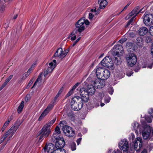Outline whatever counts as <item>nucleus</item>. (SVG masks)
Here are the masks:
<instances>
[{
    "label": "nucleus",
    "instance_id": "obj_25",
    "mask_svg": "<svg viewBox=\"0 0 153 153\" xmlns=\"http://www.w3.org/2000/svg\"><path fill=\"white\" fill-rule=\"evenodd\" d=\"M78 32V31L75 30H74L71 32L70 35V37H71V39L72 40H74L76 38V34Z\"/></svg>",
    "mask_w": 153,
    "mask_h": 153
},
{
    "label": "nucleus",
    "instance_id": "obj_6",
    "mask_svg": "<svg viewBox=\"0 0 153 153\" xmlns=\"http://www.w3.org/2000/svg\"><path fill=\"white\" fill-rule=\"evenodd\" d=\"M143 128L142 131V135L143 138L145 140H149L152 141L153 139L150 137L151 127L148 125H146L143 127Z\"/></svg>",
    "mask_w": 153,
    "mask_h": 153
},
{
    "label": "nucleus",
    "instance_id": "obj_60",
    "mask_svg": "<svg viewBox=\"0 0 153 153\" xmlns=\"http://www.w3.org/2000/svg\"><path fill=\"white\" fill-rule=\"evenodd\" d=\"M33 70H32V69L31 68H30L27 71L28 73H29L30 74V73L32 72V71H33Z\"/></svg>",
    "mask_w": 153,
    "mask_h": 153
},
{
    "label": "nucleus",
    "instance_id": "obj_56",
    "mask_svg": "<svg viewBox=\"0 0 153 153\" xmlns=\"http://www.w3.org/2000/svg\"><path fill=\"white\" fill-rule=\"evenodd\" d=\"M133 72L132 71H131L130 72H127L126 73V75L128 76H130L133 74Z\"/></svg>",
    "mask_w": 153,
    "mask_h": 153
},
{
    "label": "nucleus",
    "instance_id": "obj_21",
    "mask_svg": "<svg viewBox=\"0 0 153 153\" xmlns=\"http://www.w3.org/2000/svg\"><path fill=\"white\" fill-rule=\"evenodd\" d=\"M87 90L88 94L91 95L93 94L95 91V89L94 86L92 85H88Z\"/></svg>",
    "mask_w": 153,
    "mask_h": 153
},
{
    "label": "nucleus",
    "instance_id": "obj_3",
    "mask_svg": "<svg viewBox=\"0 0 153 153\" xmlns=\"http://www.w3.org/2000/svg\"><path fill=\"white\" fill-rule=\"evenodd\" d=\"M96 75L98 78H101L102 79H108L110 75V72L108 69L101 68H98L96 71Z\"/></svg>",
    "mask_w": 153,
    "mask_h": 153
},
{
    "label": "nucleus",
    "instance_id": "obj_33",
    "mask_svg": "<svg viewBox=\"0 0 153 153\" xmlns=\"http://www.w3.org/2000/svg\"><path fill=\"white\" fill-rule=\"evenodd\" d=\"M7 10L6 6L5 5H1L0 6V12L4 13L6 12Z\"/></svg>",
    "mask_w": 153,
    "mask_h": 153
},
{
    "label": "nucleus",
    "instance_id": "obj_32",
    "mask_svg": "<svg viewBox=\"0 0 153 153\" xmlns=\"http://www.w3.org/2000/svg\"><path fill=\"white\" fill-rule=\"evenodd\" d=\"M48 113L49 112L47 111L45 109L39 117L38 119L40 121L42 120L43 117H45L48 114Z\"/></svg>",
    "mask_w": 153,
    "mask_h": 153
},
{
    "label": "nucleus",
    "instance_id": "obj_15",
    "mask_svg": "<svg viewBox=\"0 0 153 153\" xmlns=\"http://www.w3.org/2000/svg\"><path fill=\"white\" fill-rule=\"evenodd\" d=\"M51 132L50 128L49 126L47 125H45L41 130L39 131V134H42L45 137H48Z\"/></svg>",
    "mask_w": 153,
    "mask_h": 153
},
{
    "label": "nucleus",
    "instance_id": "obj_53",
    "mask_svg": "<svg viewBox=\"0 0 153 153\" xmlns=\"http://www.w3.org/2000/svg\"><path fill=\"white\" fill-rule=\"evenodd\" d=\"M127 40V39L126 38L122 39L119 40L121 44L125 42Z\"/></svg>",
    "mask_w": 153,
    "mask_h": 153
},
{
    "label": "nucleus",
    "instance_id": "obj_31",
    "mask_svg": "<svg viewBox=\"0 0 153 153\" xmlns=\"http://www.w3.org/2000/svg\"><path fill=\"white\" fill-rule=\"evenodd\" d=\"M24 102L22 101L19 105L17 109V111L19 113H20L22 111L24 106Z\"/></svg>",
    "mask_w": 153,
    "mask_h": 153
},
{
    "label": "nucleus",
    "instance_id": "obj_46",
    "mask_svg": "<svg viewBox=\"0 0 153 153\" xmlns=\"http://www.w3.org/2000/svg\"><path fill=\"white\" fill-rule=\"evenodd\" d=\"M133 18H131L128 22V23L126 25V27H128L129 25H130V24H131V23L133 22Z\"/></svg>",
    "mask_w": 153,
    "mask_h": 153
},
{
    "label": "nucleus",
    "instance_id": "obj_36",
    "mask_svg": "<svg viewBox=\"0 0 153 153\" xmlns=\"http://www.w3.org/2000/svg\"><path fill=\"white\" fill-rule=\"evenodd\" d=\"M70 146L72 151L75 150L76 149V146L75 143L72 142L70 145Z\"/></svg>",
    "mask_w": 153,
    "mask_h": 153
},
{
    "label": "nucleus",
    "instance_id": "obj_24",
    "mask_svg": "<svg viewBox=\"0 0 153 153\" xmlns=\"http://www.w3.org/2000/svg\"><path fill=\"white\" fill-rule=\"evenodd\" d=\"M138 13L139 12H138L137 11V9H136L134 8L128 14L127 16H128V17H130L132 16H133L131 18H133V20L134 19Z\"/></svg>",
    "mask_w": 153,
    "mask_h": 153
},
{
    "label": "nucleus",
    "instance_id": "obj_34",
    "mask_svg": "<svg viewBox=\"0 0 153 153\" xmlns=\"http://www.w3.org/2000/svg\"><path fill=\"white\" fill-rule=\"evenodd\" d=\"M54 105V104H53L51 103L45 109L48 112H49L52 109Z\"/></svg>",
    "mask_w": 153,
    "mask_h": 153
},
{
    "label": "nucleus",
    "instance_id": "obj_50",
    "mask_svg": "<svg viewBox=\"0 0 153 153\" xmlns=\"http://www.w3.org/2000/svg\"><path fill=\"white\" fill-rule=\"evenodd\" d=\"M11 120V119H10V120H8L6 121L4 125V127H6L8 126V125L9 124Z\"/></svg>",
    "mask_w": 153,
    "mask_h": 153
},
{
    "label": "nucleus",
    "instance_id": "obj_44",
    "mask_svg": "<svg viewBox=\"0 0 153 153\" xmlns=\"http://www.w3.org/2000/svg\"><path fill=\"white\" fill-rule=\"evenodd\" d=\"M111 100V98L109 96L106 97L105 99V102L106 103L109 102Z\"/></svg>",
    "mask_w": 153,
    "mask_h": 153
},
{
    "label": "nucleus",
    "instance_id": "obj_11",
    "mask_svg": "<svg viewBox=\"0 0 153 153\" xmlns=\"http://www.w3.org/2000/svg\"><path fill=\"white\" fill-rule=\"evenodd\" d=\"M126 60L128 65L131 67L133 66L136 63L137 56L134 54L131 53L127 58Z\"/></svg>",
    "mask_w": 153,
    "mask_h": 153
},
{
    "label": "nucleus",
    "instance_id": "obj_9",
    "mask_svg": "<svg viewBox=\"0 0 153 153\" xmlns=\"http://www.w3.org/2000/svg\"><path fill=\"white\" fill-rule=\"evenodd\" d=\"M62 130L66 135L68 137H71L74 136L75 131L71 127L66 125L63 126Z\"/></svg>",
    "mask_w": 153,
    "mask_h": 153
},
{
    "label": "nucleus",
    "instance_id": "obj_64",
    "mask_svg": "<svg viewBox=\"0 0 153 153\" xmlns=\"http://www.w3.org/2000/svg\"><path fill=\"white\" fill-rule=\"evenodd\" d=\"M141 153H147V151L146 150H144Z\"/></svg>",
    "mask_w": 153,
    "mask_h": 153
},
{
    "label": "nucleus",
    "instance_id": "obj_38",
    "mask_svg": "<svg viewBox=\"0 0 153 153\" xmlns=\"http://www.w3.org/2000/svg\"><path fill=\"white\" fill-rule=\"evenodd\" d=\"M115 63L117 65H119L121 63L120 58L118 57H115L114 60Z\"/></svg>",
    "mask_w": 153,
    "mask_h": 153
},
{
    "label": "nucleus",
    "instance_id": "obj_26",
    "mask_svg": "<svg viewBox=\"0 0 153 153\" xmlns=\"http://www.w3.org/2000/svg\"><path fill=\"white\" fill-rule=\"evenodd\" d=\"M41 77L42 74L39 75L38 76V78L34 84L33 86L32 87V88L34 87L36 85H37V84H38V85H39L40 84L41 82Z\"/></svg>",
    "mask_w": 153,
    "mask_h": 153
},
{
    "label": "nucleus",
    "instance_id": "obj_43",
    "mask_svg": "<svg viewBox=\"0 0 153 153\" xmlns=\"http://www.w3.org/2000/svg\"><path fill=\"white\" fill-rule=\"evenodd\" d=\"M151 118L152 117H151L150 116V117H146V116L145 117V118L146 121L149 123H151L152 122V120L151 119Z\"/></svg>",
    "mask_w": 153,
    "mask_h": 153
},
{
    "label": "nucleus",
    "instance_id": "obj_41",
    "mask_svg": "<svg viewBox=\"0 0 153 153\" xmlns=\"http://www.w3.org/2000/svg\"><path fill=\"white\" fill-rule=\"evenodd\" d=\"M56 152L59 153H66L65 151L62 148L59 149H56Z\"/></svg>",
    "mask_w": 153,
    "mask_h": 153
},
{
    "label": "nucleus",
    "instance_id": "obj_7",
    "mask_svg": "<svg viewBox=\"0 0 153 153\" xmlns=\"http://www.w3.org/2000/svg\"><path fill=\"white\" fill-rule=\"evenodd\" d=\"M68 52V51L66 50L63 51L62 48H59L56 51L54 57L59 59L62 60L67 55Z\"/></svg>",
    "mask_w": 153,
    "mask_h": 153
},
{
    "label": "nucleus",
    "instance_id": "obj_13",
    "mask_svg": "<svg viewBox=\"0 0 153 153\" xmlns=\"http://www.w3.org/2000/svg\"><path fill=\"white\" fill-rule=\"evenodd\" d=\"M119 147L121 150L127 151L128 149V144L126 139H124L121 140L119 144Z\"/></svg>",
    "mask_w": 153,
    "mask_h": 153
},
{
    "label": "nucleus",
    "instance_id": "obj_45",
    "mask_svg": "<svg viewBox=\"0 0 153 153\" xmlns=\"http://www.w3.org/2000/svg\"><path fill=\"white\" fill-rule=\"evenodd\" d=\"M149 32L151 35L153 36V26L150 27L149 30Z\"/></svg>",
    "mask_w": 153,
    "mask_h": 153
},
{
    "label": "nucleus",
    "instance_id": "obj_52",
    "mask_svg": "<svg viewBox=\"0 0 153 153\" xmlns=\"http://www.w3.org/2000/svg\"><path fill=\"white\" fill-rule=\"evenodd\" d=\"M81 38L80 37H79V38H78V39H77L74 42V43H73V45H72V46H74L76 44V43L78 42H79V41L80 40V39Z\"/></svg>",
    "mask_w": 153,
    "mask_h": 153
},
{
    "label": "nucleus",
    "instance_id": "obj_37",
    "mask_svg": "<svg viewBox=\"0 0 153 153\" xmlns=\"http://www.w3.org/2000/svg\"><path fill=\"white\" fill-rule=\"evenodd\" d=\"M97 99H96L94 100V105L95 107H97L99 106V103L100 102H101V100H97Z\"/></svg>",
    "mask_w": 153,
    "mask_h": 153
},
{
    "label": "nucleus",
    "instance_id": "obj_61",
    "mask_svg": "<svg viewBox=\"0 0 153 153\" xmlns=\"http://www.w3.org/2000/svg\"><path fill=\"white\" fill-rule=\"evenodd\" d=\"M52 62H52L53 63V64L54 65H55V67L56 66V61L55 60H53Z\"/></svg>",
    "mask_w": 153,
    "mask_h": 153
},
{
    "label": "nucleus",
    "instance_id": "obj_4",
    "mask_svg": "<svg viewBox=\"0 0 153 153\" xmlns=\"http://www.w3.org/2000/svg\"><path fill=\"white\" fill-rule=\"evenodd\" d=\"M56 134H54L51 137L52 141L55 143L56 148L59 149L63 148L65 145V143L63 138L58 136Z\"/></svg>",
    "mask_w": 153,
    "mask_h": 153
},
{
    "label": "nucleus",
    "instance_id": "obj_57",
    "mask_svg": "<svg viewBox=\"0 0 153 153\" xmlns=\"http://www.w3.org/2000/svg\"><path fill=\"white\" fill-rule=\"evenodd\" d=\"M36 65V62H35L33 63L31 66V67H30V68H31L32 69V70H33L35 66Z\"/></svg>",
    "mask_w": 153,
    "mask_h": 153
},
{
    "label": "nucleus",
    "instance_id": "obj_23",
    "mask_svg": "<svg viewBox=\"0 0 153 153\" xmlns=\"http://www.w3.org/2000/svg\"><path fill=\"white\" fill-rule=\"evenodd\" d=\"M13 75H11L8 76V77L5 80V82L2 85L0 88V90H1L8 83L9 81L12 79L13 77Z\"/></svg>",
    "mask_w": 153,
    "mask_h": 153
},
{
    "label": "nucleus",
    "instance_id": "obj_19",
    "mask_svg": "<svg viewBox=\"0 0 153 153\" xmlns=\"http://www.w3.org/2000/svg\"><path fill=\"white\" fill-rule=\"evenodd\" d=\"M44 149L45 152H47L48 153H52L54 151V150H56L53 144L52 143H49L45 146Z\"/></svg>",
    "mask_w": 153,
    "mask_h": 153
},
{
    "label": "nucleus",
    "instance_id": "obj_17",
    "mask_svg": "<svg viewBox=\"0 0 153 153\" xmlns=\"http://www.w3.org/2000/svg\"><path fill=\"white\" fill-rule=\"evenodd\" d=\"M131 129L134 131L137 134H138V132H141V129L140 126L136 122H134L131 125Z\"/></svg>",
    "mask_w": 153,
    "mask_h": 153
},
{
    "label": "nucleus",
    "instance_id": "obj_48",
    "mask_svg": "<svg viewBox=\"0 0 153 153\" xmlns=\"http://www.w3.org/2000/svg\"><path fill=\"white\" fill-rule=\"evenodd\" d=\"M91 12L92 13L94 14L95 15L97 14V10L96 8L95 9H92L91 10Z\"/></svg>",
    "mask_w": 153,
    "mask_h": 153
},
{
    "label": "nucleus",
    "instance_id": "obj_20",
    "mask_svg": "<svg viewBox=\"0 0 153 153\" xmlns=\"http://www.w3.org/2000/svg\"><path fill=\"white\" fill-rule=\"evenodd\" d=\"M148 32V29L146 27H141L137 31L138 33L141 36L145 35Z\"/></svg>",
    "mask_w": 153,
    "mask_h": 153
},
{
    "label": "nucleus",
    "instance_id": "obj_10",
    "mask_svg": "<svg viewBox=\"0 0 153 153\" xmlns=\"http://www.w3.org/2000/svg\"><path fill=\"white\" fill-rule=\"evenodd\" d=\"M123 48L121 45H116L114 46L112 51V53L114 55L117 56L118 57H119L121 54L123 53Z\"/></svg>",
    "mask_w": 153,
    "mask_h": 153
},
{
    "label": "nucleus",
    "instance_id": "obj_14",
    "mask_svg": "<svg viewBox=\"0 0 153 153\" xmlns=\"http://www.w3.org/2000/svg\"><path fill=\"white\" fill-rule=\"evenodd\" d=\"M105 85V81L101 78L96 79L94 82V87L100 89L103 88Z\"/></svg>",
    "mask_w": 153,
    "mask_h": 153
},
{
    "label": "nucleus",
    "instance_id": "obj_47",
    "mask_svg": "<svg viewBox=\"0 0 153 153\" xmlns=\"http://www.w3.org/2000/svg\"><path fill=\"white\" fill-rule=\"evenodd\" d=\"M149 114H150L151 117L153 118V109L152 108L151 109L148 111Z\"/></svg>",
    "mask_w": 153,
    "mask_h": 153
},
{
    "label": "nucleus",
    "instance_id": "obj_16",
    "mask_svg": "<svg viewBox=\"0 0 153 153\" xmlns=\"http://www.w3.org/2000/svg\"><path fill=\"white\" fill-rule=\"evenodd\" d=\"M138 144L139 146V149L138 150H137V152H139L140 149L142 146V140L141 138L140 137H137L135 139V142L134 143V149L136 150L138 146Z\"/></svg>",
    "mask_w": 153,
    "mask_h": 153
},
{
    "label": "nucleus",
    "instance_id": "obj_30",
    "mask_svg": "<svg viewBox=\"0 0 153 153\" xmlns=\"http://www.w3.org/2000/svg\"><path fill=\"white\" fill-rule=\"evenodd\" d=\"M80 94L81 97L85 95L88 94L87 90L84 88H82L80 90Z\"/></svg>",
    "mask_w": 153,
    "mask_h": 153
},
{
    "label": "nucleus",
    "instance_id": "obj_63",
    "mask_svg": "<svg viewBox=\"0 0 153 153\" xmlns=\"http://www.w3.org/2000/svg\"><path fill=\"white\" fill-rule=\"evenodd\" d=\"M32 81H30L29 82V83L28 84L27 86H30V85L31 84H32Z\"/></svg>",
    "mask_w": 153,
    "mask_h": 153
},
{
    "label": "nucleus",
    "instance_id": "obj_1",
    "mask_svg": "<svg viewBox=\"0 0 153 153\" xmlns=\"http://www.w3.org/2000/svg\"><path fill=\"white\" fill-rule=\"evenodd\" d=\"M89 23V22L87 19H86L85 17H82L76 23V29L74 30L81 33L85 30V25H88Z\"/></svg>",
    "mask_w": 153,
    "mask_h": 153
},
{
    "label": "nucleus",
    "instance_id": "obj_12",
    "mask_svg": "<svg viewBox=\"0 0 153 153\" xmlns=\"http://www.w3.org/2000/svg\"><path fill=\"white\" fill-rule=\"evenodd\" d=\"M153 15L150 14H147L145 16L143 21L146 26H149L153 25Z\"/></svg>",
    "mask_w": 153,
    "mask_h": 153
},
{
    "label": "nucleus",
    "instance_id": "obj_58",
    "mask_svg": "<svg viewBox=\"0 0 153 153\" xmlns=\"http://www.w3.org/2000/svg\"><path fill=\"white\" fill-rule=\"evenodd\" d=\"M131 4V3H128L127 4V5L124 7V9H123V10L122 11H123L124 10H126L127 8V7L129 6V5L130 4Z\"/></svg>",
    "mask_w": 153,
    "mask_h": 153
},
{
    "label": "nucleus",
    "instance_id": "obj_28",
    "mask_svg": "<svg viewBox=\"0 0 153 153\" xmlns=\"http://www.w3.org/2000/svg\"><path fill=\"white\" fill-rule=\"evenodd\" d=\"M136 43L138 45L141 47L143 45V40L140 37L138 38L136 40Z\"/></svg>",
    "mask_w": 153,
    "mask_h": 153
},
{
    "label": "nucleus",
    "instance_id": "obj_39",
    "mask_svg": "<svg viewBox=\"0 0 153 153\" xmlns=\"http://www.w3.org/2000/svg\"><path fill=\"white\" fill-rule=\"evenodd\" d=\"M55 132L53 134L52 136H53L54 134H56V135L58 136H59L58 135L60 133V130L58 126H57L55 129Z\"/></svg>",
    "mask_w": 153,
    "mask_h": 153
},
{
    "label": "nucleus",
    "instance_id": "obj_18",
    "mask_svg": "<svg viewBox=\"0 0 153 153\" xmlns=\"http://www.w3.org/2000/svg\"><path fill=\"white\" fill-rule=\"evenodd\" d=\"M54 68L55 65L52 62H50L49 64V66L44 72V76L45 77L47 76L48 74L51 72Z\"/></svg>",
    "mask_w": 153,
    "mask_h": 153
},
{
    "label": "nucleus",
    "instance_id": "obj_29",
    "mask_svg": "<svg viewBox=\"0 0 153 153\" xmlns=\"http://www.w3.org/2000/svg\"><path fill=\"white\" fill-rule=\"evenodd\" d=\"M81 100H82V101H84V102H87L89 99V95L88 94L82 96V97H80Z\"/></svg>",
    "mask_w": 153,
    "mask_h": 153
},
{
    "label": "nucleus",
    "instance_id": "obj_62",
    "mask_svg": "<svg viewBox=\"0 0 153 153\" xmlns=\"http://www.w3.org/2000/svg\"><path fill=\"white\" fill-rule=\"evenodd\" d=\"M62 92V90L61 89H60L58 93L57 94H58V96H59V95L61 94Z\"/></svg>",
    "mask_w": 153,
    "mask_h": 153
},
{
    "label": "nucleus",
    "instance_id": "obj_2",
    "mask_svg": "<svg viewBox=\"0 0 153 153\" xmlns=\"http://www.w3.org/2000/svg\"><path fill=\"white\" fill-rule=\"evenodd\" d=\"M71 105V108L72 109L77 111L80 110L82 108L83 102H82L80 97L76 96L72 99Z\"/></svg>",
    "mask_w": 153,
    "mask_h": 153
},
{
    "label": "nucleus",
    "instance_id": "obj_54",
    "mask_svg": "<svg viewBox=\"0 0 153 153\" xmlns=\"http://www.w3.org/2000/svg\"><path fill=\"white\" fill-rule=\"evenodd\" d=\"M114 90L112 88H110L109 89L108 92L109 93L112 95L113 92Z\"/></svg>",
    "mask_w": 153,
    "mask_h": 153
},
{
    "label": "nucleus",
    "instance_id": "obj_35",
    "mask_svg": "<svg viewBox=\"0 0 153 153\" xmlns=\"http://www.w3.org/2000/svg\"><path fill=\"white\" fill-rule=\"evenodd\" d=\"M56 117H54L52 120L49 122L48 123H47L45 125H47L49 126V128H51V126L55 123L56 120Z\"/></svg>",
    "mask_w": 153,
    "mask_h": 153
},
{
    "label": "nucleus",
    "instance_id": "obj_5",
    "mask_svg": "<svg viewBox=\"0 0 153 153\" xmlns=\"http://www.w3.org/2000/svg\"><path fill=\"white\" fill-rule=\"evenodd\" d=\"M16 123L12 127L1 139L0 140V144L4 141L7 137H9V139L8 140V141H9L10 138L12 137L19 126V125L17 126Z\"/></svg>",
    "mask_w": 153,
    "mask_h": 153
},
{
    "label": "nucleus",
    "instance_id": "obj_8",
    "mask_svg": "<svg viewBox=\"0 0 153 153\" xmlns=\"http://www.w3.org/2000/svg\"><path fill=\"white\" fill-rule=\"evenodd\" d=\"M101 65L103 66L112 69L114 64L112 59L109 56H106L100 62Z\"/></svg>",
    "mask_w": 153,
    "mask_h": 153
},
{
    "label": "nucleus",
    "instance_id": "obj_42",
    "mask_svg": "<svg viewBox=\"0 0 153 153\" xmlns=\"http://www.w3.org/2000/svg\"><path fill=\"white\" fill-rule=\"evenodd\" d=\"M30 74L29 73H28L27 72H25V73L23 74L22 76V79H25Z\"/></svg>",
    "mask_w": 153,
    "mask_h": 153
},
{
    "label": "nucleus",
    "instance_id": "obj_55",
    "mask_svg": "<svg viewBox=\"0 0 153 153\" xmlns=\"http://www.w3.org/2000/svg\"><path fill=\"white\" fill-rule=\"evenodd\" d=\"M82 138L80 137V138H79V139H78L77 141H76V142H77V144L78 145H79V144L80 143L81 140H82Z\"/></svg>",
    "mask_w": 153,
    "mask_h": 153
},
{
    "label": "nucleus",
    "instance_id": "obj_51",
    "mask_svg": "<svg viewBox=\"0 0 153 153\" xmlns=\"http://www.w3.org/2000/svg\"><path fill=\"white\" fill-rule=\"evenodd\" d=\"M95 14L92 13H90L89 14L88 18L89 19H92L94 17V15Z\"/></svg>",
    "mask_w": 153,
    "mask_h": 153
},
{
    "label": "nucleus",
    "instance_id": "obj_22",
    "mask_svg": "<svg viewBox=\"0 0 153 153\" xmlns=\"http://www.w3.org/2000/svg\"><path fill=\"white\" fill-rule=\"evenodd\" d=\"M98 3L100 5V8L103 9L107 4L108 2L106 0H99Z\"/></svg>",
    "mask_w": 153,
    "mask_h": 153
},
{
    "label": "nucleus",
    "instance_id": "obj_49",
    "mask_svg": "<svg viewBox=\"0 0 153 153\" xmlns=\"http://www.w3.org/2000/svg\"><path fill=\"white\" fill-rule=\"evenodd\" d=\"M59 96H58V94H56V96L55 97L53 100H52V103L53 104H54V103H55L56 101V100L57 98L59 97Z\"/></svg>",
    "mask_w": 153,
    "mask_h": 153
},
{
    "label": "nucleus",
    "instance_id": "obj_59",
    "mask_svg": "<svg viewBox=\"0 0 153 153\" xmlns=\"http://www.w3.org/2000/svg\"><path fill=\"white\" fill-rule=\"evenodd\" d=\"M131 138L132 140H133L135 138V136L134 134L133 133H131Z\"/></svg>",
    "mask_w": 153,
    "mask_h": 153
},
{
    "label": "nucleus",
    "instance_id": "obj_27",
    "mask_svg": "<svg viewBox=\"0 0 153 153\" xmlns=\"http://www.w3.org/2000/svg\"><path fill=\"white\" fill-rule=\"evenodd\" d=\"M79 83H77L73 86L71 89L68 93L67 94L68 96H70L73 93L74 90L79 85Z\"/></svg>",
    "mask_w": 153,
    "mask_h": 153
},
{
    "label": "nucleus",
    "instance_id": "obj_40",
    "mask_svg": "<svg viewBox=\"0 0 153 153\" xmlns=\"http://www.w3.org/2000/svg\"><path fill=\"white\" fill-rule=\"evenodd\" d=\"M104 96V94L102 93H99L98 95L96 97L97 99V100H101L103 97Z\"/></svg>",
    "mask_w": 153,
    "mask_h": 153
}]
</instances>
